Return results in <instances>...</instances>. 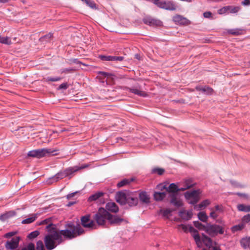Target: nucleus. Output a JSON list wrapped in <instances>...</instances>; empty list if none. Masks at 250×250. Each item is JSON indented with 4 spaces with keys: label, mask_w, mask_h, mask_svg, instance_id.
I'll list each match as a JSON object with an SVG mask.
<instances>
[{
    "label": "nucleus",
    "mask_w": 250,
    "mask_h": 250,
    "mask_svg": "<svg viewBox=\"0 0 250 250\" xmlns=\"http://www.w3.org/2000/svg\"><path fill=\"white\" fill-rule=\"evenodd\" d=\"M139 198L141 201L145 203L149 202L150 198L146 192H141L139 194Z\"/></svg>",
    "instance_id": "4be33fe9"
},
{
    "label": "nucleus",
    "mask_w": 250,
    "mask_h": 250,
    "mask_svg": "<svg viewBox=\"0 0 250 250\" xmlns=\"http://www.w3.org/2000/svg\"><path fill=\"white\" fill-rule=\"evenodd\" d=\"M36 218L37 215L34 214L32 216L22 220L21 223L23 224H30L34 222L36 220Z\"/></svg>",
    "instance_id": "4c0bfd02"
},
{
    "label": "nucleus",
    "mask_w": 250,
    "mask_h": 250,
    "mask_svg": "<svg viewBox=\"0 0 250 250\" xmlns=\"http://www.w3.org/2000/svg\"><path fill=\"white\" fill-rule=\"evenodd\" d=\"M200 192L198 190H194L192 191H187L185 193V197L187 199L189 200L190 204L194 205L196 204L200 199L199 197Z\"/></svg>",
    "instance_id": "20e7f679"
},
{
    "label": "nucleus",
    "mask_w": 250,
    "mask_h": 250,
    "mask_svg": "<svg viewBox=\"0 0 250 250\" xmlns=\"http://www.w3.org/2000/svg\"><path fill=\"white\" fill-rule=\"evenodd\" d=\"M66 177V174L64 172V171H60L58 172L55 176L54 178L56 179L57 180L59 179H62L63 178Z\"/></svg>",
    "instance_id": "a19ab883"
},
{
    "label": "nucleus",
    "mask_w": 250,
    "mask_h": 250,
    "mask_svg": "<svg viewBox=\"0 0 250 250\" xmlns=\"http://www.w3.org/2000/svg\"><path fill=\"white\" fill-rule=\"evenodd\" d=\"M0 43L6 45H10L11 44V41L9 37H2L0 35Z\"/></svg>",
    "instance_id": "72a5a7b5"
},
{
    "label": "nucleus",
    "mask_w": 250,
    "mask_h": 250,
    "mask_svg": "<svg viewBox=\"0 0 250 250\" xmlns=\"http://www.w3.org/2000/svg\"><path fill=\"white\" fill-rule=\"evenodd\" d=\"M240 8L239 6H234L228 5L224 6L218 10L217 13L219 15H224L229 14H235L237 13Z\"/></svg>",
    "instance_id": "423d86ee"
},
{
    "label": "nucleus",
    "mask_w": 250,
    "mask_h": 250,
    "mask_svg": "<svg viewBox=\"0 0 250 250\" xmlns=\"http://www.w3.org/2000/svg\"><path fill=\"white\" fill-rule=\"evenodd\" d=\"M210 202L208 200H205L202 201L200 204L194 206V209L197 210L202 209L203 208H206L210 204Z\"/></svg>",
    "instance_id": "5701e85b"
},
{
    "label": "nucleus",
    "mask_w": 250,
    "mask_h": 250,
    "mask_svg": "<svg viewBox=\"0 0 250 250\" xmlns=\"http://www.w3.org/2000/svg\"><path fill=\"white\" fill-rule=\"evenodd\" d=\"M52 37H53V33L51 32H49V33L41 37L40 39V41L42 42H48L50 40V39Z\"/></svg>",
    "instance_id": "7c9ffc66"
},
{
    "label": "nucleus",
    "mask_w": 250,
    "mask_h": 250,
    "mask_svg": "<svg viewBox=\"0 0 250 250\" xmlns=\"http://www.w3.org/2000/svg\"><path fill=\"white\" fill-rule=\"evenodd\" d=\"M244 228L245 226L241 222L239 224L233 226L231 229L232 232H235L236 231L242 230Z\"/></svg>",
    "instance_id": "c9c22d12"
},
{
    "label": "nucleus",
    "mask_w": 250,
    "mask_h": 250,
    "mask_svg": "<svg viewBox=\"0 0 250 250\" xmlns=\"http://www.w3.org/2000/svg\"><path fill=\"white\" fill-rule=\"evenodd\" d=\"M158 188L161 190L166 189V191L170 193V197L173 194L175 195L178 191H181L180 190L178 187L174 183L170 184L168 187H167L166 185H160L158 186Z\"/></svg>",
    "instance_id": "1a4fd4ad"
},
{
    "label": "nucleus",
    "mask_w": 250,
    "mask_h": 250,
    "mask_svg": "<svg viewBox=\"0 0 250 250\" xmlns=\"http://www.w3.org/2000/svg\"><path fill=\"white\" fill-rule=\"evenodd\" d=\"M49 222H50V219H45V220H43V221L41 223V224H48V225H49V224H50V223H49ZM50 224H51V223H50Z\"/></svg>",
    "instance_id": "338daca9"
},
{
    "label": "nucleus",
    "mask_w": 250,
    "mask_h": 250,
    "mask_svg": "<svg viewBox=\"0 0 250 250\" xmlns=\"http://www.w3.org/2000/svg\"><path fill=\"white\" fill-rule=\"evenodd\" d=\"M69 87V84L67 83H62L57 88L58 90H66Z\"/></svg>",
    "instance_id": "49530a36"
},
{
    "label": "nucleus",
    "mask_w": 250,
    "mask_h": 250,
    "mask_svg": "<svg viewBox=\"0 0 250 250\" xmlns=\"http://www.w3.org/2000/svg\"><path fill=\"white\" fill-rule=\"evenodd\" d=\"M214 211L217 212L218 213H220L223 211L222 208L221 206L216 205L215 206L214 208H213Z\"/></svg>",
    "instance_id": "052dcab7"
},
{
    "label": "nucleus",
    "mask_w": 250,
    "mask_h": 250,
    "mask_svg": "<svg viewBox=\"0 0 250 250\" xmlns=\"http://www.w3.org/2000/svg\"><path fill=\"white\" fill-rule=\"evenodd\" d=\"M20 237L16 236L10 240H8L5 244V247L7 250H17L19 247Z\"/></svg>",
    "instance_id": "6e6552de"
},
{
    "label": "nucleus",
    "mask_w": 250,
    "mask_h": 250,
    "mask_svg": "<svg viewBox=\"0 0 250 250\" xmlns=\"http://www.w3.org/2000/svg\"><path fill=\"white\" fill-rule=\"evenodd\" d=\"M172 211V210L167 208L165 209H161L160 211L163 216L166 218H168L169 217Z\"/></svg>",
    "instance_id": "f704fd0d"
},
{
    "label": "nucleus",
    "mask_w": 250,
    "mask_h": 250,
    "mask_svg": "<svg viewBox=\"0 0 250 250\" xmlns=\"http://www.w3.org/2000/svg\"><path fill=\"white\" fill-rule=\"evenodd\" d=\"M166 196L165 192H155L154 193V198L156 201H161Z\"/></svg>",
    "instance_id": "cd10ccee"
},
{
    "label": "nucleus",
    "mask_w": 250,
    "mask_h": 250,
    "mask_svg": "<svg viewBox=\"0 0 250 250\" xmlns=\"http://www.w3.org/2000/svg\"><path fill=\"white\" fill-rule=\"evenodd\" d=\"M128 194L123 191H120L116 194V200L121 205H125L126 204V199Z\"/></svg>",
    "instance_id": "4468645a"
},
{
    "label": "nucleus",
    "mask_w": 250,
    "mask_h": 250,
    "mask_svg": "<svg viewBox=\"0 0 250 250\" xmlns=\"http://www.w3.org/2000/svg\"><path fill=\"white\" fill-rule=\"evenodd\" d=\"M173 21L177 24L183 25H188L190 23V21L185 17L180 15L173 17Z\"/></svg>",
    "instance_id": "ddd939ff"
},
{
    "label": "nucleus",
    "mask_w": 250,
    "mask_h": 250,
    "mask_svg": "<svg viewBox=\"0 0 250 250\" xmlns=\"http://www.w3.org/2000/svg\"><path fill=\"white\" fill-rule=\"evenodd\" d=\"M188 231L190 232L193 235V238H194L196 234H199L198 231L195 229L193 227L190 226L188 228Z\"/></svg>",
    "instance_id": "6e6d98bb"
},
{
    "label": "nucleus",
    "mask_w": 250,
    "mask_h": 250,
    "mask_svg": "<svg viewBox=\"0 0 250 250\" xmlns=\"http://www.w3.org/2000/svg\"><path fill=\"white\" fill-rule=\"evenodd\" d=\"M77 193V192H73V193H71L70 194H69L67 195L66 196V198L68 199V200H69L71 198L74 197V196Z\"/></svg>",
    "instance_id": "69168bd1"
},
{
    "label": "nucleus",
    "mask_w": 250,
    "mask_h": 250,
    "mask_svg": "<svg viewBox=\"0 0 250 250\" xmlns=\"http://www.w3.org/2000/svg\"><path fill=\"white\" fill-rule=\"evenodd\" d=\"M141 86L139 84L136 85L133 87H126L125 89L129 92L142 97H146L148 94L145 91L141 90Z\"/></svg>",
    "instance_id": "9b49d317"
},
{
    "label": "nucleus",
    "mask_w": 250,
    "mask_h": 250,
    "mask_svg": "<svg viewBox=\"0 0 250 250\" xmlns=\"http://www.w3.org/2000/svg\"><path fill=\"white\" fill-rule=\"evenodd\" d=\"M82 225L85 228L89 229H96V225L93 220H90V215L83 216L81 218Z\"/></svg>",
    "instance_id": "0eeeda50"
},
{
    "label": "nucleus",
    "mask_w": 250,
    "mask_h": 250,
    "mask_svg": "<svg viewBox=\"0 0 250 250\" xmlns=\"http://www.w3.org/2000/svg\"><path fill=\"white\" fill-rule=\"evenodd\" d=\"M157 6L160 8L170 11H174L176 9L175 5L170 1L166 2L165 1L159 0L157 4Z\"/></svg>",
    "instance_id": "f8f14e48"
},
{
    "label": "nucleus",
    "mask_w": 250,
    "mask_h": 250,
    "mask_svg": "<svg viewBox=\"0 0 250 250\" xmlns=\"http://www.w3.org/2000/svg\"><path fill=\"white\" fill-rule=\"evenodd\" d=\"M37 158H40L42 157L46 156V155H56L58 154L57 151L58 150L53 149H47V148H42V149H36Z\"/></svg>",
    "instance_id": "9d476101"
},
{
    "label": "nucleus",
    "mask_w": 250,
    "mask_h": 250,
    "mask_svg": "<svg viewBox=\"0 0 250 250\" xmlns=\"http://www.w3.org/2000/svg\"><path fill=\"white\" fill-rule=\"evenodd\" d=\"M106 208L107 210L114 213L118 212L119 210L117 205L113 202L108 203L106 205Z\"/></svg>",
    "instance_id": "a211bd4d"
},
{
    "label": "nucleus",
    "mask_w": 250,
    "mask_h": 250,
    "mask_svg": "<svg viewBox=\"0 0 250 250\" xmlns=\"http://www.w3.org/2000/svg\"><path fill=\"white\" fill-rule=\"evenodd\" d=\"M170 197L171 198L170 203L172 204L177 207H180L182 205V201L180 199L177 198L175 195L172 194Z\"/></svg>",
    "instance_id": "b1692460"
},
{
    "label": "nucleus",
    "mask_w": 250,
    "mask_h": 250,
    "mask_svg": "<svg viewBox=\"0 0 250 250\" xmlns=\"http://www.w3.org/2000/svg\"><path fill=\"white\" fill-rule=\"evenodd\" d=\"M206 232L211 236L217 235L218 234H223L224 232V228L217 225L208 224Z\"/></svg>",
    "instance_id": "7ed1b4c3"
},
{
    "label": "nucleus",
    "mask_w": 250,
    "mask_h": 250,
    "mask_svg": "<svg viewBox=\"0 0 250 250\" xmlns=\"http://www.w3.org/2000/svg\"><path fill=\"white\" fill-rule=\"evenodd\" d=\"M108 220L111 225H119L124 220L118 216L113 215L108 212Z\"/></svg>",
    "instance_id": "dca6fc26"
},
{
    "label": "nucleus",
    "mask_w": 250,
    "mask_h": 250,
    "mask_svg": "<svg viewBox=\"0 0 250 250\" xmlns=\"http://www.w3.org/2000/svg\"><path fill=\"white\" fill-rule=\"evenodd\" d=\"M210 210L211 211L210 213V216L213 219L216 218L218 216V213L214 211L213 208H211Z\"/></svg>",
    "instance_id": "4d7b16f0"
},
{
    "label": "nucleus",
    "mask_w": 250,
    "mask_h": 250,
    "mask_svg": "<svg viewBox=\"0 0 250 250\" xmlns=\"http://www.w3.org/2000/svg\"><path fill=\"white\" fill-rule=\"evenodd\" d=\"M194 240L196 242V244L199 247H201L202 242L200 239V237L199 234H196L194 237Z\"/></svg>",
    "instance_id": "5fc2aeb1"
},
{
    "label": "nucleus",
    "mask_w": 250,
    "mask_h": 250,
    "mask_svg": "<svg viewBox=\"0 0 250 250\" xmlns=\"http://www.w3.org/2000/svg\"><path fill=\"white\" fill-rule=\"evenodd\" d=\"M195 89L197 91H201L207 95H211L214 92V90L211 87L207 85H198L195 87Z\"/></svg>",
    "instance_id": "2eb2a0df"
},
{
    "label": "nucleus",
    "mask_w": 250,
    "mask_h": 250,
    "mask_svg": "<svg viewBox=\"0 0 250 250\" xmlns=\"http://www.w3.org/2000/svg\"><path fill=\"white\" fill-rule=\"evenodd\" d=\"M250 222V214H248L243 217L241 223L245 226V225Z\"/></svg>",
    "instance_id": "ea45409f"
},
{
    "label": "nucleus",
    "mask_w": 250,
    "mask_h": 250,
    "mask_svg": "<svg viewBox=\"0 0 250 250\" xmlns=\"http://www.w3.org/2000/svg\"><path fill=\"white\" fill-rule=\"evenodd\" d=\"M86 167V166H83V167H69L68 168H66L64 171L65 173L66 174V176H69V175H71V174H72L74 172H76V171H78L79 169L85 168Z\"/></svg>",
    "instance_id": "aec40b11"
},
{
    "label": "nucleus",
    "mask_w": 250,
    "mask_h": 250,
    "mask_svg": "<svg viewBox=\"0 0 250 250\" xmlns=\"http://www.w3.org/2000/svg\"><path fill=\"white\" fill-rule=\"evenodd\" d=\"M28 156L33 157H37V152L36 150H33L32 151H30L28 153Z\"/></svg>",
    "instance_id": "680f3d73"
},
{
    "label": "nucleus",
    "mask_w": 250,
    "mask_h": 250,
    "mask_svg": "<svg viewBox=\"0 0 250 250\" xmlns=\"http://www.w3.org/2000/svg\"><path fill=\"white\" fill-rule=\"evenodd\" d=\"M104 194V193L103 192H97L90 196L88 198V201L90 202L96 201L102 197Z\"/></svg>",
    "instance_id": "a878e982"
},
{
    "label": "nucleus",
    "mask_w": 250,
    "mask_h": 250,
    "mask_svg": "<svg viewBox=\"0 0 250 250\" xmlns=\"http://www.w3.org/2000/svg\"><path fill=\"white\" fill-rule=\"evenodd\" d=\"M98 74L100 76H103L105 78H108L109 77H110L112 75V74L111 73L104 72V71H99L98 72Z\"/></svg>",
    "instance_id": "603ef678"
},
{
    "label": "nucleus",
    "mask_w": 250,
    "mask_h": 250,
    "mask_svg": "<svg viewBox=\"0 0 250 250\" xmlns=\"http://www.w3.org/2000/svg\"><path fill=\"white\" fill-rule=\"evenodd\" d=\"M209 250H221V249L218 247L213 246Z\"/></svg>",
    "instance_id": "774afa93"
},
{
    "label": "nucleus",
    "mask_w": 250,
    "mask_h": 250,
    "mask_svg": "<svg viewBox=\"0 0 250 250\" xmlns=\"http://www.w3.org/2000/svg\"><path fill=\"white\" fill-rule=\"evenodd\" d=\"M242 30V29L239 28L229 29L228 30L227 32L232 35L238 36L241 34Z\"/></svg>",
    "instance_id": "c756f323"
},
{
    "label": "nucleus",
    "mask_w": 250,
    "mask_h": 250,
    "mask_svg": "<svg viewBox=\"0 0 250 250\" xmlns=\"http://www.w3.org/2000/svg\"><path fill=\"white\" fill-rule=\"evenodd\" d=\"M198 218L202 222H206L207 221L208 216L204 212H200L198 214Z\"/></svg>",
    "instance_id": "58836bf2"
},
{
    "label": "nucleus",
    "mask_w": 250,
    "mask_h": 250,
    "mask_svg": "<svg viewBox=\"0 0 250 250\" xmlns=\"http://www.w3.org/2000/svg\"><path fill=\"white\" fill-rule=\"evenodd\" d=\"M16 233V232L15 231L9 232L5 234L4 237L7 238H10L12 236H14Z\"/></svg>",
    "instance_id": "e2e57ef3"
},
{
    "label": "nucleus",
    "mask_w": 250,
    "mask_h": 250,
    "mask_svg": "<svg viewBox=\"0 0 250 250\" xmlns=\"http://www.w3.org/2000/svg\"><path fill=\"white\" fill-rule=\"evenodd\" d=\"M138 198L133 196L132 194H128V196L126 199V204H128L130 206H136L138 204Z\"/></svg>",
    "instance_id": "f3484780"
},
{
    "label": "nucleus",
    "mask_w": 250,
    "mask_h": 250,
    "mask_svg": "<svg viewBox=\"0 0 250 250\" xmlns=\"http://www.w3.org/2000/svg\"><path fill=\"white\" fill-rule=\"evenodd\" d=\"M188 226L184 225V224H181V225H178L177 226V229H182L183 230L184 232H187L188 231Z\"/></svg>",
    "instance_id": "864d4df0"
},
{
    "label": "nucleus",
    "mask_w": 250,
    "mask_h": 250,
    "mask_svg": "<svg viewBox=\"0 0 250 250\" xmlns=\"http://www.w3.org/2000/svg\"><path fill=\"white\" fill-rule=\"evenodd\" d=\"M179 215L183 219L188 220L191 218L192 213L190 212L180 211L179 212Z\"/></svg>",
    "instance_id": "c85d7f7f"
},
{
    "label": "nucleus",
    "mask_w": 250,
    "mask_h": 250,
    "mask_svg": "<svg viewBox=\"0 0 250 250\" xmlns=\"http://www.w3.org/2000/svg\"><path fill=\"white\" fill-rule=\"evenodd\" d=\"M76 70V68L75 67H68L61 69V73H67Z\"/></svg>",
    "instance_id": "79ce46f5"
},
{
    "label": "nucleus",
    "mask_w": 250,
    "mask_h": 250,
    "mask_svg": "<svg viewBox=\"0 0 250 250\" xmlns=\"http://www.w3.org/2000/svg\"><path fill=\"white\" fill-rule=\"evenodd\" d=\"M68 61L69 62V64H71L73 63L76 64H83V65H85L84 63H83L78 59L71 58L69 59Z\"/></svg>",
    "instance_id": "a18cd8bd"
},
{
    "label": "nucleus",
    "mask_w": 250,
    "mask_h": 250,
    "mask_svg": "<svg viewBox=\"0 0 250 250\" xmlns=\"http://www.w3.org/2000/svg\"><path fill=\"white\" fill-rule=\"evenodd\" d=\"M184 184V187L180 188V190L181 191H184L187 189L191 188L195 185L191 179L186 180Z\"/></svg>",
    "instance_id": "412c9836"
},
{
    "label": "nucleus",
    "mask_w": 250,
    "mask_h": 250,
    "mask_svg": "<svg viewBox=\"0 0 250 250\" xmlns=\"http://www.w3.org/2000/svg\"><path fill=\"white\" fill-rule=\"evenodd\" d=\"M241 245L244 249L249 248L250 250V237H246L240 241Z\"/></svg>",
    "instance_id": "393cba45"
},
{
    "label": "nucleus",
    "mask_w": 250,
    "mask_h": 250,
    "mask_svg": "<svg viewBox=\"0 0 250 250\" xmlns=\"http://www.w3.org/2000/svg\"><path fill=\"white\" fill-rule=\"evenodd\" d=\"M202 240L204 244L209 248V250L213 246L211 239L206 235L203 234Z\"/></svg>",
    "instance_id": "6ab92c4d"
},
{
    "label": "nucleus",
    "mask_w": 250,
    "mask_h": 250,
    "mask_svg": "<svg viewBox=\"0 0 250 250\" xmlns=\"http://www.w3.org/2000/svg\"><path fill=\"white\" fill-rule=\"evenodd\" d=\"M61 77H46L44 78V81L45 82L48 83L49 82H58L62 80Z\"/></svg>",
    "instance_id": "2f4dec72"
},
{
    "label": "nucleus",
    "mask_w": 250,
    "mask_h": 250,
    "mask_svg": "<svg viewBox=\"0 0 250 250\" xmlns=\"http://www.w3.org/2000/svg\"><path fill=\"white\" fill-rule=\"evenodd\" d=\"M124 57L123 56H111L110 61L112 62H122L124 60Z\"/></svg>",
    "instance_id": "37998d69"
},
{
    "label": "nucleus",
    "mask_w": 250,
    "mask_h": 250,
    "mask_svg": "<svg viewBox=\"0 0 250 250\" xmlns=\"http://www.w3.org/2000/svg\"><path fill=\"white\" fill-rule=\"evenodd\" d=\"M102 61H110L111 56L100 55L98 57Z\"/></svg>",
    "instance_id": "de8ad7c7"
},
{
    "label": "nucleus",
    "mask_w": 250,
    "mask_h": 250,
    "mask_svg": "<svg viewBox=\"0 0 250 250\" xmlns=\"http://www.w3.org/2000/svg\"><path fill=\"white\" fill-rule=\"evenodd\" d=\"M85 3L90 8L92 9L96 8V4L94 1L92 0H86Z\"/></svg>",
    "instance_id": "09e8293b"
},
{
    "label": "nucleus",
    "mask_w": 250,
    "mask_h": 250,
    "mask_svg": "<svg viewBox=\"0 0 250 250\" xmlns=\"http://www.w3.org/2000/svg\"><path fill=\"white\" fill-rule=\"evenodd\" d=\"M108 212L104 208H100L98 211L94 216V220L97 224L100 226H104L106 220H108Z\"/></svg>",
    "instance_id": "f03ea898"
},
{
    "label": "nucleus",
    "mask_w": 250,
    "mask_h": 250,
    "mask_svg": "<svg viewBox=\"0 0 250 250\" xmlns=\"http://www.w3.org/2000/svg\"><path fill=\"white\" fill-rule=\"evenodd\" d=\"M165 171V170L162 168H155L152 170L153 173H157L158 174L161 175Z\"/></svg>",
    "instance_id": "3c124183"
},
{
    "label": "nucleus",
    "mask_w": 250,
    "mask_h": 250,
    "mask_svg": "<svg viewBox=\"0 0 250 250\" xmlns=\"http://www.w3.org/2000/svg\"><path fill=\"white\" fill-rule=\"evenodd\" d=\"M133 180H134L133 178L124 179L118 183L117 186L119 188L123 187L125 186L129 185Z\"/></svg>",
    "instance_id": "bb28decb"
},
{
    "label": "nucleus",
    "mask_w": 250,
    "mask_h": 250,
    "mask_svg": "<svg viewBox=\"0 0 250 250\" xmlns=\"http://www.w3.org/2000/svg\"><path fill=\"white\" fill-rule=\"evenodd\" d=\"M204 17L205 18L211 19L212 18V14L211 12L206 11L203 13Z\"/></svg>",
    "instance_id": "13d9d810"
},
{
    "label": "nucleus",
    "mask_w": 250,
    "mask_h": 250,
    "mask_svg": "<svg viewBox=\"0 0 250 250\" xmlns=\"http://www.w3.org/2000/svg\"><path fill=\"white\" fill-rule=\"evenodd\" d=\"M142 21L144 24L149 26L161 27L163 25V23L161 20L153 18L150 16H145Z\"/></svg>",
    "instance_id": "39448f33"
},
{
    "label": "nucleus",
    "mask_w": 250,
    "mask_h": 250,
    "mask_svg": "<svg viewBox=\"0 0 250 250\" xmlns=\"http://www.w3.org/2000/svg\"><path fill=\"white\" fill-rule=\"evenodd\" d=\"M37 250H45L43 242L41 240H39L36 244Z\"/></svg>",
    "instance_id": "c03bdc74"
},
{
    "label": "nucleus",
    "mask_w": 250,
    "mask_h": 250,
    "mask_svg": "<svg viewBox=\"0 0 250 250\" xmlns=\"http://www.w3.org/2000/svg\"><path fill=\"white\" fill-rule=\"evenodd\" d=\"M193 224L195 227L199 229L205 230L206 231V228H207V226H205L199 221H194Z\"/></svg>",
    "instance_id": "e433bc0d"
},
{
    "label": "nucleus",
    "mask_w": 250,
    "mask_h": 250,
    "mask_svg": "<svg viewBox=\"0 0 250 250\" xmlns=\"http://www.w3.org/2000/svg\"><path fill=\"white\" fill-rule=\"evenodd\" d=\"M241 4L244 6L250 5V0H244L242 1Z\"/></svg>",
    "instance_id": "0e129e2a"
},
{
    "label": "nucleus",
    "mask_w": 250,
    "mask_h": 250,
    "mask_svg": "<svg viewBox=\"0 0 250 250\" xmlns=\"http://www.w3.org/2000/svg\"><path fill=\"white\" fill-rule=\"evenodd\" d=\"M40 233L38 231H34L29 234L28 238L30 239H34L39 235Z\"/></svg>",
    "instance_id": "8fccbe9b"
},
{
    "label": "nucleus",
    "mask_w": 250,
    "mask_h": 250,
    "mask_svg": "<svg viewBox=\"0 0 250 250\" xmlns=\"http://www.w3.org/2000/svg\"><path fill=\"white\" fill-rule=\"evenodd\" d=\"M230 182H231V184L235 187L244 188L245 187L244 185H243L241 184L240 183H239L236 181H231Z\"/></svg>",
    "instance_id": "bf43d9fd"
},
{
    "label": "nucleus",
    "mask_w": 250,
    "mask_h": 250,
    "mask_svg": "<svg viewBox=\"0 0 250 250\" xmlns=\"http://www.w3.org/2000/svg\"><path fill=\"white\" fill-rule=\"evenodd\" d=\"M65 227L66 229L63 230L57 229L53 224H50L46 227L49 233L44 237V242L47 250H53L65 239H72L85 232L80 224L74 225L72 223H69Z\"/></svg>",
    "instance_id": "f257e3e1"
},
{
    "label": "nucleus",
    "mask_w": 250,
    "mask_h": 250,
    "mask_svg": "<svg viewBox=\"0 0 250 250\" xmlns=\"http://www.w3.org/2000/svg\"><path fill=\"white\" fill-rule=\"evenodd\" d=\"M237 208L239 211L250 212V206L249 205L247 206L243 204H240L238 205Z\"/></svg>",
    "instance_id": "473e14b6"
}]
</instances>
